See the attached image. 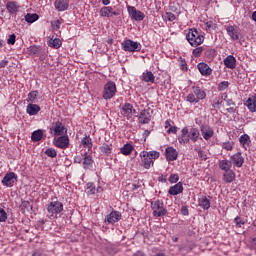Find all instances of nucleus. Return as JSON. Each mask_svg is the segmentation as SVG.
<instances>
[{
  "instance_id": "39",
  "label": "nucleus",
  "mask_w": 256,
  "mask_h": 256,
  "mask_svg": "<svg viewBox=\"0 0 256 256\" xmlns=\"http://www.w3.org/2000/svg\"><path fill=\"white\" fill-rule=\"evenodd\" d=\"M246 105L251 113L256 112V97L248 98Z\"/></svg>"
},
{
  "instance_id": "36",
  "label": "nucleus",
  "mask_w": 256,
  "mask_h": 256,
  "mask_svg": "<svg viewBox=\"0 0 256 256\" xmlns=\"http://www.w3.org/2000/svg\"><path fill=\"white\" fill-rule=\"evenodd\" d=\"M133 149H135L133 147V145H131L130 143H126L121 149H120V153L122 155H125L126 157L131 155L133 153Z\"/></svg>"
},
{
  "instance_id": "35",
  "label": "nucleus",
  "mask_w": 256,
  "mask_h": 256,
  "mask_svg": "<svg viewBox=\"0 0 256 256\" xmlns=\"http://www.w3.org/2000/svg\"><path fill=\"white\" fill-rule=\"evenodd\" d=\"M61 45H63V42L59 38H51L48 41V47H51L52 49H60Z\"/></svg>"
},
{
  "instance_id": "38",
  "label": "nucleus",
  "mask_w": 256,
  "mask_h": 256,
  "mask_svg": "<svg viewBox=\"0 0 256 256\" xmlns=\"http://www.w3.org/2000/svg\"><path fill=\"white\" fill-rule=\"evenodd\" d=\"M99 150L101 151V153H103L104 155H111V153H113V145L111 144H103Z\"/></svg>"
},
{
  "instance_id": "52",
  "label": "nucleus",
  "mask_w": 256,
  "mask_h": 256,
  "mask_svg": "<svg viewBox=\"0 0 256 256\" xmlns=\"http://www.w3.org/2000/svg\"><path fill=\"white\" fill-rule=\"evenodd\" d=\"M63 19L61 20H54L51 22L52 28L54 29V31H59L61 29V23H62Z\"/></svg>"
},
{
  "instance_id": "13",
  "label": "nucleus",
  "mask_w": 256,
  "mask_h": 256,
  "mask_svg": "<svg viewBox=\"0 0 256 256\" xmlns=\"http://www.w3.org/2000/svg\"><path fill=\"white\" fill-rule=\"evenodd\" d=\"M200 133L205 141H209L215 135V130L207 124H202L200 126Z\"/></svg>"
},
{
  "instance_id": "32",
  "label": "nucleus",
  "mask_w": 256,
  "mask_h": 256,
  "mask_svg": "<svg viewBox=\"0 0 256 256\" xmlns=\"http://www.w3.org/2000/svg\"><path fill=\"white\" fill-rule=\"evenodd\" d=\"M218 166H219V169H221V171H231V167H233V164L231 160L224 159V160H219Z\"/></svg>"
},
{
  "instance_id": "2",
  "label": "nucleus",
  "mask_w": 256,
  "mask_h": 256,
  "mask_svg": "<svg viewBox=\"0 0 256 256\" xmlns=\"http://www.w3.org/2000/svg\"><path fill=\"white\" fill-rule=\"evenodd\" d=\"M141 159L140 165L144 167V169H151L153 165H155V160L161 157V153L155 150L152 151H142L139 154Z\"/></svg>"
},
{
  "instance_id": "24",
  "label": "nucleus",
  "mask_w": 256,
  "mask_h": 256,
  "mask_svg": "<svg viewBox=\"0 0 256 256\" xmlns=\"http://www.w3.org/2000/svg\"><path fill=\"white\" fill-rule=\"evenodd\" d=\"M54 7L56 11H67L69 9V0H55Z\"/></svg>"
},
{
  "instance_id": "30",
  "label": "nucleus",
  "mask_w": 256,
  "mask_h": 256,
  "mask_svg": "<svg viewBox=\"0 0 256 256\" xmlns=\"http://www.w3.org/2000/svg\"><path fill=\"white\" fill-rule=\"evenodd\" d=\"M141 81H144V83H155V75L153 72L146 70L142 73Z\"/></svg>"
},
{
  "instance_id": "15",
  "label": "nucleus",
  "mask_w": 256,
  "mask_h": 256,
  "mask_svg": "<svg viewBox=\"0 0 256 256\" xmlns=\"http://www.w3.org/2000/svg\"><path fill=\"white\" fill-rule=\"evenodd\" d=\"M54 145L58 149H69V136H59L54 140Z\"/></svg>"
},
{
  "instance_id": "12",
  "label": "nucleus",
  "mask_w": 256,
  "mask_h": 256,
  "mask_svg": "<svg viewBox=\"0 0 256 256\" xmlns=\"http://www.w3.org/2000/svg\"><path fill=\"white\" fill-rule=\"evenodd\" d=\"M100 17H107L110 19V17H119L121 15V12L114 11L113 7L111 6H104L99 11Z\"/></svg>"
},
{
  "instance_id": "55",
  "label": "nucleus",
  "mask_w": 256,
  "mask_h": 256,
  "mask_svg": "<svg viewBox=\"0 0 256 256\" xmlns=\"http://www.w3.org/2000/svg\"><path fill=\"white\" fill-rule=\"evenodd\" d=\"M234 223H235L236 227H243V225H245L246 222L243 220V218H241L240 216H237L234 219Z\"/></svg>"
},
{
  "instance_id": "34",
  "label": "nucleus",
  "mask_w": 256,
  "mask_h": 256,
  "mask_svg": "<svg viewBox=\"0 0 256 256\" xmlns=\"http://www.w3.org/2000/svg\"><path fill=\"white\" fill-rule=\"evenodd\" d=\"M235 177L236 175L233 170L224 171L223 181H225V183H233Z\"/></svg>"
},
{
  "instance_id": "33",
  "label": "nucleus",
  "mask_w": 256,
  "mask_h": 256,
  "mask_svg": "<svg viewBox=\"0 0 256 256\" xmlns=\"http://www.w3.org/2000/svg\"><path fill=\"white\" fill-rule=\"evenodd\" d=\"M81 145L84 147V149H93V139H91V136L86 135L81 140Z\"/></svg>"
},
{
  "instance_id": "60",
  "label": "nucleus",
  "mask_w": 256,
  "mask_h": 256,
  "mask_svg": "<svg viewBox=\"0 0 256 256\" xmlns=\"http://www.w3.org/2000/svg\"><path fill=\"white\" fill-rule=\"evenodd\" d=\"M167 133L177 135V126H171L168 130Z\"/></svg>"
},
{
  "instance_id": "29",
  "label": "nucleus",
  "mask_w": 256,
  "mask_h": 256,
  "mask_svg": "<svg viewBox=\"0 0 256 256\" xmlns=\"http://www.w3.org/2000/svg\"><path fill=\"white\" fill-rule=\"evenodd\" d=\"M198 205H199V207L204 209V211H207L211 207V201L209 200V198H207V196H201L198 199Z\"/></svg>"
},
{
  "instance_id": "37",
  "label": "nucleus",
  "mask_w": 256,
  "mask_h": 256,
  "mask_svg": "<svg viewBox=\"0 0 256 256\" xmlns=\"http://www.w3.org/2000/svg\"><path fill=\"white\" fill-rule=\"evenodd\" d=\"M239 143L244 149H247V147H249V144L251 143V138L249 137V135L243 134L239 138Z\"/></svg>"
},
{
  "instance_id": "1",
  "label": "nucleus",
  "mask_w": 256,
  "mask_h": 256,
  "mask_svg": "<svg viewBox=\"0 0 256 256\" xmlns=\"http://www.w3.org/2000/svg\"><path fill=\"white\" fill-rule=\"evenodd\" d=\"M207 99V92L200 86H192L191 92L186 96V103H190V105H197L199 101H203Z\"/></svg>"
},
{
  "instance_id": "43",
  "label": "nucleus",
  "mask_w": 256,
  "mask_h": 256,
  "mask_svg": "<svg viewBox=\"0 0 256 256\" xmlns=\"http://www.w3.org/2000/svg\"><path fill=\"white\" fill-rule=\"evenodd\" d=\"M178 63L181 71H185V72L189 71V66H187V60H185V58L180 57L178 59Z\"/></svg>"
},
{
  "instance_id": "57",
  "label": "nucleus",
  "mask_w": 256,
  "mask_h": 256,
  "mask_svg": "<svg viewBox=\"0 0 256 256\" xmlns=\"http://www.w3.org/2000/svg\"><path fill=\"white\" fill-rule=\"evenodd\" d=\"M206 29L207 31H215L217 25L215 23H213V21H208L206 22Z\"/></svg>"
},
{
  "instance_id": "23",
  "label": "nucleus",
  "mask_w": 256,
  "mask_h": 256,
  "mask_svg": "<svg viewBox=\"0 0 256 256\" xmlns=\"http://www.w3.org/2000/svg\"><path fill=\"white\" fill-rule=\"evenodd\" d=\"M201 137V132H199V128L192 127L190 130L188 129V139L192 141V143H197Z\"/></svg>"
},
{
  "instance_id": "58",
  "label": "nucleus",
  "mask_w": 256,
  "mask_h": 256,
  "mask_svg": "<svg viewBox=\"0 0 256 256\" xmlns=\"http://www.w3.org/2000/svg\"><path fill=\"white\" fill-rule=\"evenodd\" d=\"M16 41H17V36L15 34H11L7 39V44L14 45Z\"/></svg>"
},
{
  "instance_id": "16",
  "label": "nucleus",
  "mask_w": 256,
  "mask_h": 256,
  "mask_svg": "<svg viewBox=\"0 0 256 256\" xmlns=\"http://www.w3.org/2000/svg\"><path fill=\"white\" fill-rule=\"evenodd\" d=\"M121 212L112 211L109 215L106 216L104 222L108 225H114V223H119L121 221Z\"/></svg>"
},
{
  "instance_id": "18",
  "label": "nucleus",
  "mask_w": 256,
  "mask_h": 256,
  "mask_svg": "<svg viewBox=\"0 0 256 256\" xmlns=\"http://www.w3.org/2000/svg\"><path fill=\"white\" fill-rule=\"evenodd\" d=\"M197 69H198L200 75H202L203 77H209L213 73V69H211L209 67V64H207L205 62L198 63Z\"/></svg>"
},
{
  "instance_id": "46",
  "label": "nucleus",
  "mask_w": 256,
  "mask_h": 256,
  "mask_svg": "<svg viewBox=\"0 0 256 256\" xmlns=\"http://www.w3.org/2000/svg\"><path fill=\"white\" fill-rule=\"evenodd\" d=\"M194 151L198 153V157L199 159H201V161H207V154L205 153V151H203V149L195 148Z\"/></svg>"
},
{
  "instance_id": "56",
  "label": "nucleus",
  "mask_w": 256,
  "mask_h": 256,
  "mask_svg": "<svg viewBox=\"0 0 256 256\" xmlns=\"http://www.w3.org/2000/svg\"><path fill=\"white\" fill-rule=\"evenodd\" d=\"M7 221V212L5 209L0 208V223H5Z\"/></svg>"
},
{
  "instance_id": "6",
  "label": "nucleus",
  "mask_w": 256,
  "mask_h": 256,
  "mask_svg": "<svg viewBox=\"0 0 256 256\" xmlns=\"http://www.w3.org/2000/svg\"><path fill=\"white\" fill-rule=\"evenodd\" d=\"M116 93H117V85L113 81H108L104 85L102 97L106 101H109V99H113Z\"/></svg>"
},
{
  "instance_id": "28",
  "label": "nucleus",
  "mask_w": 256,
  "mask_h": 256,
  "mask_svg": "<svg viewBox=\"0 0 256 256\" xmlns=\"http://www.w3.org/2000/svg\"><path fill=\"white\" fill-rule=\"evenodd\" d=\"M224 65L227 69H235L237 67V59L233 55H229L224 59Z\"/></svg>"
},
{
  "instance_id": "41",
  "label": "nucleus",
  "mask_w": 256,
  "mask_h": 256,
  "mask_svg": "<svg viewBox=\"0 0 256 256\" xmlns=\"http://www.w3.org/2000/svg\"><path fill=\"white\" fill-rule=\"evenodd\" d=\"M37 95H39V91L34 90L28 94L27 103L33 104L37 101Z\"/></svg>"
},
{
  "instance_id": "59",
  "label": "nucleus",
  "mask_w": 256,
  "mask_h": 256,
  "mask_svg": "<svg viewBox=\"0 0 256 256\" xmlns=\"http://www.w3.org/2000/svg\"><path fill=\"white\" fill-rule=\"evenodd\" d=\"M168 181L169 183H177L179 181V174H171Z\"/></svg>"
},
{
  "instance_id": "10",
  "label": "nucleus",
  "mask_w": 256,
  "mask_h": 256,
  "mask_svg": "<svg viewBox=\"0 0 256 256\" xmlns=\"http://www.w3.org/2000/svg\"><path fill=\"white\" fill-rule=\"evenodd\" d=\"M4 187H13L17 183V174L15 172H8L1 181Z\"/></svg>"
},
{
  "instance_id": "17",
  "label": "nucleus",
  "mask_w": 256,
  "mask_h": 256,
  "mask_svg": "<svg viewBox=\"0 0 256 256\" xmlns=\"http://www.w3.org/2000/svg\"><path fill=\"white\" fill-rule=\"evenodd\" d=\"M166 161H177L179 158V152L173 146H168L165 149Z\"/></svg>"
},
{
  "instance_id": "25",
  "label": "nucleus",
  "mask_w": 256,
  "mask_h": 256,
  "mask_svg": "<svg viewBox=\"0 0 256 256\" xmlns=\"http://www.w3.org/2000/svg\"><path fill=\"white\" fill-rule=\"evenodd\" d=\"M226 31L232 41H239V32L237 31V26L228 25L226 26Z\"/></svg>"
},
{
  "instance_id": "19",
  "label": "nucleus",
  "mask_w": 256,
  "mask_h": 256,
  "mask_svg": "<svg viewBox=\"0 0 256 256\" xmlns=\"http://www.w3.org/2000/svg\"><path fill=\"white\" fill-rule=\"evenodd\" d=\"M6 9L10 15H17V12L21 9V5L17 1H8L6 3Z\"/></svg>"
},
{
  "instance_id": "4",
  "label": "nucleus",
  "mask_w": 256,
  "mask_h": 256,
  "mask_svg": "<svg viewBox=\"0 0 256 256\" xmlns=\"http://www.w3.org/2000/svg\"><path fill=\"white\" fill-rule=\"evenodd\" d=\"M47 217L48 219H57L61 213H63V202L59 200L50 202L47 207Z\"/></svg>"
},
{
  "instance_id": "54",
  "label": "nucleus",
  "mask_w": 256,
  "mask_h": 256,
  "mask_svg": "<svg viewBox=\"0 0 256 256\" xmlns=\"http://www.w3.org/2000/svg\"><path fill=\"white\" fill-rule=\"evenodd\" d=\"M29 207H31V203L27 200L22 201L21 205H20V209L22 211H29Z\"/></svg>"
},
{
  "instance_id": "64",
  "label": "nucleus",
  "mask_w": 256,
  "mask_h": 256,
  "mask_svg": "<svg viewBox=\"0 0 256 256\" xmlns=\"http://www.w3.org/2000/svg\"><path fill=\"white\" fill-rule=\"evenodd\" d=\"M226 105L227 107H231V105H235V102L233 101V99L228 98V100H226Z\"/></svg>"
},
{
  "instance_id": "44",
  "label": "nucleus",
  "mask_w": 256,
  "mask_h": 256,
  "mask_svg": "<svg viewBox=\"0 0 256 256\" xmlns=\"http://www.w3.org/2000/svg\"><path fill=\"white\" fill-rule=\"evenodd\" d=\"M215 55H217V50L213 48L207 49L204 52V56L206 57V59H214Z\"/></svg>"
},
{
  "instance_id": "42",
  "label": "nucleus",
  "mask_w": 256,
  "mask_h": 256,
  "mask_svg": "<svg viewBox=\"0 0 256 256\" xmlns=\"http://www.w3.org/2000/svg\"><path fill=\"white\" fill-rule=\"evenodd\" d=\"M38 20H39V15L36 13L34 14L28 13L25 16V21L27 23H35V21H38Z\"/></svg>"
},
{
  "instance_id": "5",
  "label": "nucleus",
  "mask_w": 256,
  "mask_h": 256,
  "mask_svg": "<svg viewBox=\"0 0 256 256\" xmlns=\"http://www.w3.org/2000/svg\"><path fill=\"white\" fill-rule=\"evenodd\" d=\"M121 47L123 51H128V53H139L142 49L141 43L135 42L131 39L124 40L121 43Z\"/></svg>"
},
{
  "instance_id": "48",
  "label": "nucleus",
  "mask_w": 256,
  "mask_h": 256,
  "mask_svg": "<svg viewBox=\"0 0 256 256\" xmlns=\"http://www.w3.org/2000/svg\"><path fill=\"white\" fill-rule=\"evenodd\" d=\"M204 51V48L202 46H197L193 51H192V55L193 57H201L202 53Z\"/></svg>"
},
{
  "instance_id": "53",
  "label": "nucleus",
  "mask_w": 256,
  "mask_h": 256,
  "mask_svg": "<svg viewBox=\"0 0 256 256\" xmlns=\"http://www.w3.org/2000/svg\"><path fill=\"white\" fill-rule=\"evenodd\" d=\"M229 88V81H222L218 84V91H225Z\"/></svg>"
},
{
  "instance_id": "45",
  "label": "nucleus",
  "mask_w": 256,
  "mask_h": 256,
  "mask_svg": "<svg viewBox=\"0 0 256 256\" xmlns=\"http://www.w3.org/2000/svg\"><path fill=\"white\" fill-rule=\"evenodd\" d=\"M163 21H169L173 22L177 19V16H175L172 12H166L164 15H162Z\"/></svg>"
},
{
  "instance_id": "21",
  "label": "nucleus",
  "mask_w": 256,
  "mask_h": 256,
  "mask_svg": "<svg viewBox=\"0 0 256 256\" xmlns=\"http://www.w3.org/2000/svg\"><path fill=\"white\" fill-rule=\"evenodd\" d=\"M27 53L31 57H35V55H37V57H40V59H42L43 55H45V51L41 50V46H36V45L30 46L27 49Z\"/></svg>"
},
{
  "instance_id": "51",
  "label": "nucleus",
  "mask_w": 256,
  "mask_h": 256,
  "mask_svg": "<svg viewBox=\"0 0 256 256\" xmlns=\"http://www.w3.org/2000/svg\"><path fill=\"white\" fill-rule=\"evenodd\" d=\"M45 155H47V157H51L52 159L57 157V150L53 149V148H48L45 151Z\"/></svg>"
},
{
  "instance_id": "14",
  "label": "nucleus",
  "mask_w": 256,
  "mask_h": 256,
  "mask_svg": "<svg viewBox=\"0 0 256 256\" xmlns=\"http://www.w3.org/2000/svg\"><path fill=\"white\" fill-rule=\"evenodd\" d=\"M50 131L54 132L55 137H61V135H67V127H65L61 121H56L54 123V127L50 128Z\"/></svg>"
},
{
  "instance_id": "7",
  "label": "nucleus",
  "mask_w": 256,
  "mask_h": 256,
  "mask_svg": "<svg viewBox=\"0 0 256 256\" xmlns=\"http://www.w3.org/2000/svg\"><path fill=\"white\" fill-rule=\"evenodd\" d=\"M151 208L153 210L154 217H163L167 215V209H165L163 200H155L151 202Z\"/></svg>"
},
{
  "instance_id": "49",
  "label": "nucleus",
  "mask_w": 256,
  "mask_h": 256,
  "mask_svg": "<svg viewBox=\"0 0 256 256\" xmlns=\"http://www.w3.org/2000/svg\"><path fill=\"white\" fill-rule=\"evenodd\" d=\"M95 184L94 183H87L86 193L88 195H95Z\"/></svg>"
},
{
  "instance_id": "27",
  "label": "nucleus",
  "mask_w": 256,
  "mask_h": 256,
  "mask_svg": "<svg viewBox=\"0 0 256 256\" xmlns=\"http://www.w3.org/2000/svg\"><path fill=\"white\" fill-rule=\"evenodd\" d=\"M83 169H91L93 167V156L89 153H85L82 160Z\"/></svg>"
},
{
  "instance_id": "3",
  "label": "nucleus",
  "mask_w": 256,
  "mask_h": 256,
  "mask_svg": "<svg viewBox=\"0 0 256 256\" xmlns=\"http://www.w3.org/2000/svg\"><path fill=\"white\" fill-rule=\"evenodd\" d=\"M186 40L191 45V47H199V45H203L205 36H203L201 31H198L195 28H191L186 34Z\"/></svg>"
},
{
  "instance_id": "8",
  "label": "nucleus",
  "mask_w": 256,
  "mask_h": 256,
  "mask_svg": "<svg viewBox=\"0 0 256 256\" xmlns=\"http://www.w3.org/2000/svg\"><path fill=\"white\" fill-rule=\"evenodd\" d=\"M120 113L122 116H124L125 119L128 121L133 119V115L137 113V110L133 107V104L131 103H124L120 109Z\"/></svg>"
},
{
  "instance_id": "11",
  "label": "nucleus",
  "mask_w": 256,
  "mask_h": 256,
  "mask_svg": "<svg viewBox=\"0 0 256 256\" xmlns=\"http://www.w3.org/2000/svg\"><path fill=\"white\" fill-rule=\"evenodd\" d=\"M230 162L232 163L233 167L241 169V167H243V164L245 163V157H243V154L241 152H237L230 156Z\"/></svg>"
},
{
  "instance_id": "61",
  "label": "nucleus",
  "mask_w": 256,
  "mask_h": 256,
  "mask_svg": "<svg viewBox=\"0 0 256 256\" xmlns=\"http://www.w3.org/2000/svg\"><path fill=\"white\" fill-rule=\"evenodd\" d=\"M9 65V61L8 60H1L0 61V69H3L5 67H7Z\"/></svg>"
},
{
  "instance_id": "63",
  "label": "nucleus",
  "mask_w": 256,
  "mask_h": 256,
  "mask_svg": "<svg viewBox=\"0 0 256 256\" xmlns=\"http://www.w3.org/2000/svg\"><path fill=\"white\" fill-rule=\"evenodd\" d=\"M227 113L233 114V113H237V108L235 107H229L226 109Z\"/></svg>"
},
{
  "instance_id": "22",
  "label": "nucleus",
  "mask_w": 256,
  "mask_h": 256,
  "mask_svg": "<svg viewBox=\"0 0 256 256\" xmlns=\"http://www.w3.org/2000/svg\"><path fill=\"white\" fill-rule=\"evenodd\" d=\"M189 128L188 127H184L181 130V135L178 137V143H180V145H187L190 143V139H189Z\"/></svg>"
},
{
  "instance_id": "20",
  "label": "nucleus",
  "mask_w": 256,
  "mask_h": 256,
  "mask_svg": "<svg viewBox=\"0 0 256 256\" xmlns=\"http://www.w3.org/2000/svg\"><path fill=\"white\" fill-rule=\"evenodd\" d=\"M138 119L141 125H147L151 123V112L147 109L142 110Z\"/></svg>"
},
{
  "instance_id": "50",
  "label": "nucleus",
  "mask_w": 256,
  "mask_h": 256,
  "mask_svg": "<svg viewBox=\"0 0 256 256\" xmlns=\"http://www.w3.org/2000/svg\"><path fill=\"white\" fill-rule=\"evenodd\" d=\"M221 105H223V100H221V98H215L212 102L213 109H220Z\"/></svg>"
},
{
  "instance_id": "9",
  "label": "nucleus",
  "mask_w": 256,
  "mask_h": 256,
  "mask_svg": "<svg viewBox=\"0 0 256 256\" xmlns=\"http://www.w3.org/2000/svg\"><path fill=\"white\" fill-rule=\"evenodd\" d=\"M127 11L132 21H143L145 19V13L137 10L135 6H127Z\"/></svg>"
},
{
  "instance_id": "47",
  "label": "nucleus",
  "mask_w": 256,
  "mask_h": 256,
  "mask_svg": "<svg viewBox=\"0 0 256 256\" xmlns=\"http://www.w3.org/2000/svg\"><path fill=\"white\" fill-rule=\"evenodd\" d=\"M233 145H235L231 141L223 142L221 144L222 149H225V151H233Z\"/></svg>"
},
{
  "instance_id": "62",
  "label": "nucleus",
  "mask_w": 256,
  "mask_h": 256,
  "mask_svg": "<svg viewBox=\"0 0 256 256\" xmlns=\"http://www.w3.org/2000/svg\"><path fill=\"white\" fill-rule=\"evenodd\" d=\"M74 163H78V164H81L83 163V157L82 156H75L74 157Z\"/></svg>"
},
{
  "instance_id": "31",
  "label": "nucleus",
  "mask_w": 256,
  "mask_h": 256,
  "mask_svg": "<svg viewBox=\"0 0 256 256\" xmlns=\"http://www.w3.org/2000/svg\"><path fill=\"white\" fill-rule=\"evenodd\" d=\"M39 111H41V106L37 104H28L26 107V113L30 116L37 115Z\"/></svg>"
},
{
  "instance_id": "26",
  "label": "nucleus",
  "mask_w": 256,
  "mask_h": 256,
  "mask_svg": "<svg viewBox=\"0 0 256 256\" xmlns=\"http://www.w3.org/2000/svg\"><path fill=\"white\" fill-rule=\"evenodd\" d=\"M183 192V182H178L174 186H171L168 190L169 195H180Z\"/></svg>"
},
{
  "instance_id": "40",
  "label": "nucleus",
  "mask_w": 256,
  "mask_h": 256,
  "mask_svg": "<svg viewBox=\"0 0 256 256\" xmlns=\"http://www.w3.org/2000/svg\"><path fill=\"white\" fill-rule=\"evenodd\" d=\"M31 139L34 141V143L41 141V139H43V130L38 129L34 131L31 135Z\"/></svg>"
}]
</instances>
